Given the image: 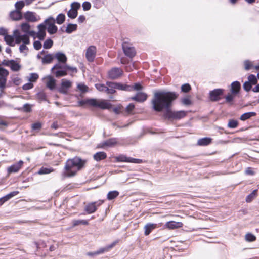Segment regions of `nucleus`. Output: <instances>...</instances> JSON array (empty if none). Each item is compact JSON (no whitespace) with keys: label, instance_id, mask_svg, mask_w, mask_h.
<instances>
[{"label":"nucleus","instance_id":"48","mask_svg":"<svg viewBox=\"0 0 259 259\" xmlns=\"http://www.w3.org/2000/svg\"><path fill=\"white\" fill-rule=\"evenodd\" d=\"M181 91L187 93L191 90V87L189 83H185L181 86Z\"/></svg>","mask_w":259,"mask_h":259},{"label":"nucleus","instance_id":"34","mask_svg":"<svg viewBox=\"0 0 259 259\" xmlns=\"http://www.w3.org/2000/svg\"><path fill=\"white\" fill-rule=\"evenodd\" d=\"M77 25L76 24H69L66 29L65 32L68 34L71 33L72 32L77 29Z\"/></svg>","mask_w":259,"mask_h":259},{"label":"nucleus","instance_id":"28","mask_svg":"<svg viewBox=\"0 0 259 259\" xmlns=\"http://www.w3.org/2000/svg\"><path fill=\"white\" fill-rule=\"evenodd\" d=\"M257 190H254L250 194L246 197V202L247 203L251 202L257 196Z\"/></svg>","mask_w":259,"mask_h":259},{"label":"nucleus","instance_id":"3","mask_svg":"<svg viewBox=\"0 0 259 259\" xmlns=\"http://www.w3.org/2000/svg\"><path fill=\"white\" fill-rule=\"evenodd\" d=\"M51 72L57 78L67 75V72L65 64H56L51 69Z\"/></svg>","mask_w":259,"mask_h":259},{"label":"nucleus","instance_id":"27","mask_svg":"<svg viewBox=\"0 0 259 259\" xmlns=\"http://www.w3.org/2000/svg\"><path fill=\"white\" fill-rule=\"evenodd\" d=\"M94 159L97 161H99L105 159L107 157V154L104 152H98L94 155Z\"/></svg>","mask_w":259,"mask_h":259},{"label":"nucleus","instance_id":"29","mask_svg":"<svg viewBox=\"0 0 259 259\" xmlns=\"http://www.w3.org/2000/svg\"><path fill=\"white\" fill-rule=\"evenodd\" d=\"M54 58V56L52 54H49L47 55H46L42 58V64H49L52 62L53 59Z\"/></svg>","mask_w":259,"mask_h":259},{"label":"nucleus","instance_id":"52","mask_svg":"<svg viewBox=\"0 0 259 259\" xmlns=\"http://www.w3.org/2000/svg\"><path fill=\"white\" fill-rule=\"evenodd\" d=\"M252 87V85L248 80L246 81L243 84V88L246 92L250 91Z\"/></svg>","mask_w":259,"mask_h":259},{"label":"nucleus","instance_id":"6","mask_svg":"<svg viewBox=\"0 0 259 259\" xmlns=\"http://www.w3.org/2000/svg\"><path fill=\"white\" fill-rule=\"evenodd\" d=\"M104 201L99 200L97 201L88 203L85 207L84 210L88 213L91 214L95 212L98 207L101 206Z\"/></svg>","mask_w":259,"mask_h":259},{"label":"nucleus","instance_id":"32","mask_svg":"<svg viewBox=\"0 0 259 259\" xmlns=\"http://www.w3.org/2000/svg\"><path fill=\"white\" fill-rule=\"evenodd\" d=\"M54 171V169L52 167H42L38 171L39 175H45L50 174Z\"/></svg>","mask_w":259,"mask_h":259},{"label":"nucleus","instance_id":"50","mask_svg":"<svg viewBox=\"0 0 259 259\" xmlns=\"http://www.w3.org/2000/svg\"><path fill=\"white\" fill-rule=\"evenodd\" d=\"M19 193V192L17 191H13L8 194L7 195L4 196L5 200L7 201L8 200L11 199L12 197L16 196Z\"/></svg>","mask_w":259,"mask_h":259},{"label":"nucleus","instance_id":"36","mask_svg":"<svg viewBox=\"0 0 259 259\" xmlns=\"http://www.w3.org/2000/svg\"><path fill=\"white\" fill-rule=\"evenodd\" d=\"M158 227V224L154 223H147V236L152 231Z\"/></svg>","mask_w":259,"mask_h":259},{"label":"nucleus","instance_id":"12","mask_svg":"<svg viewBox=\"0 0 259 259\" xmlns=\"http://www.w3.org/2000/svg\"><path fill=\"white\" fill-rule=\"evenodd\" d=\"M96 54V48L94 46H90L87 49L85 57L87 60L90 62L94 61Z\"/></svg>","mask_w":259,"mask_h":259},{"label":"nucleus","instance_id":"21","mask_svg":"<svg viewBox=\"0 0 259 259\" xmlns=\"http://www.w3.org/2000/svg\"><path fill=\"white\" fill-rule=\"evenodd\" d=\"M54 57L58 61L59 63L66 64L67 58L65 54L58 52L55 54Z\"/></svg>","mask_w":259,"mask_h":259},{"label":"nucleus","instance_id":"22","mask_svg":"<svg viewBox=\"0 0 259 259\" xmlns=\"http://www.w3.org/2000/svg\"><path fill=\"white\" fill-rule=\"evenodd\" d=\"M212 139L210 137H204L197 141V145L200 146H206L211 143Z\"/></svg>","mask_w":259,"mask_h":259},{"label":"nucleus","instance_id":"23","mask_svg":"<svg viewBox=\"0 0 259 259\" xmlns=\"http://www.w3.org/2000/svg\"><path fill=\"white\" fill-rule=\"evenodd\" d=\"M10 17L14 21H18L22 18V14L20 11L14 10L10 12Z\"/></svg>","mask_w":259,"mask_h":259},{"label":"nucleus","instance_id":"11","mask_svg":"<svg viewBox=\"0 0 259 259\" xmlns=\"http://www.w3.org/2000/svg\"><path fill=\"white\" fill-rule=\"evenodd\" d=\"M123 74V71L119 68L114 67L111 69L108 73V77L111 79H116Z\"/></svg>","mask_w":259,"mask_h":259},{"label":"nucleus","instance_id":"33","mask_svg":"<svg viewBox=\"0 0 259 259\" xmlns=\"http://www.w3.org/2000/svg\"><path fill=\"white\" fill-rule=\"evenodd\" d=\"M13 62L11 63L10 67L13 71H18L21 68V65L17 63L14 60H12Z\"/></svg>","mask_w":259,"mask_h":259},{"label":"nucleus","instance_id":"53","mask_svg":"<svg viewBox=\"0 0 259 259\" xmlns=\"http://www.w3.org/2000/svg\"><path fill=\"white\" fill-rule=\"evenodd\" d=\"M77 89L82 93L88 91V87L82 83H79L77 85Z\"/></svg>","mask_w":259,"mask_h":259},{"label":"nucleus","instance_id":"16","mask_svg":"<svg viewBox=\"0 0 259 259\" xmlns=\"http://www.w3.org/2000/svg\"><path fill=\"white\" fill-rule=\"evenodd\" d=\"M129 100L136 101L139 103L143 102L146 100V94L143 92H138L135 96L130 97Z\"/></svg>","mask_w":259,"mask_h":259},{"label":"nucleus","instance_id":"14","mask_svg":"<svg viewBox=\"0 0 259 259\" xmlns=\"http://www.w3.org/2000/svg\"><path fill=\"white\" fill-rule=\"evenodd\" d=\"M110 87L112 88L113 90L117 89L122 91H131V88L130 87V85L123 84L116 82H112V83H110Z\"/></svg>","mask_w":259,"mask_h":259},{"label":"nucleus","instance_id":"60","mask_svg":"<svg viewBox=\"0 0 259 259\" xmlns=\"http://www.w3.org/2000/svg\"><path fill=\"white\" fill-rule=\"evenodd\" d=\"M33 47L36 50H39L42 47V44L39 40L34 41L33 42Z\"/></svg>","mask_w":259,"mask_h":259},{"label":"nucleus","instance_id":"51","mask_svg":"<svg viewBox=\"0 0 259 259\" xmlns=\"http://www.w3.org/2000/svg\"><path fill=\"white\" fill-rule=\"evenodd\" d=\"M103 250L102 248H100L98 250L94 252H89L87 253V255L89 256L93 257L94 256L103 253Z\"/></svg>","mask_w":259,"mask_h":259},{"label":"nucleus","instance_id":"54","mask_svg":"<svg viewBox=\"0 0 259 259\" xmlns=\"http://www.w3.org/2000/svg\"><path fill=\"white\" fill-rule=\"evenodd\" d=\"M24 2L23 1H18L15 4V6L17 11H20L24 6Z\"/></svg>","mask_w":259,"mask_h":259},{"label":"nucleus","instance_id":"30","mask_svg":"<svg viewBox=\"0 0 259 259\" xmlns=\"http://www.w3.org/2000/svg\"><path fill=\"white\" fill-rule=\"evenodd\" d=\"M78 104L80 106H83L85 104H88L93 106V104H94V99H88L80 100L78 102Z\"/></svg>","mask_w":259,"mask_h":259},{"label":"nucleus","instance_id":"9","mask_svg":"<svg viewBox=\"0 0 259 259\" xmlns=\"http://www.w3.org/2000/svg\"><path fill=\"white\" fill-rule=\"evenodd\" d=\"M122 49L124 54L130 58H133L136 55L135 48L126 42L122 43Z\"/></svg>","mask_w":259,"mask_h":259},{"label":"nucleus","instance_id":"42","mask_svg":"<svg viewBox=\"0 0 259 259\" xmlns=\"http://www.w3.org/2000/svg\"><path fill=\"white\" fill-rule=\"evenodd\" d=\"M257 77L254 74H250L248 76V81L253 85L257 84Z\"/></svg>","mask_w":259,"mask_h":259},{"label":"nucleus","instance_id":"58","mask_svg":"<svg viewBox=\"0 0 259 259\" xmlns=\"http://www.w3.org/2000/svg\"><path fill=\"white\" fill-rule=\"evenodd\" d=\"M38 75L36 73H31L30 74L29 81L31 82H35L38 78Z\"/></svg>","mask_w":259,"mask_h":259},{"label":"nucleus","instance_id":"18","mask_svg":"<svg viewBox=\"0 0 259 259\" xmlns=\"http://www.w3.org/2000/svg\"><path fill=\"white\" fill-rule=\"evenodd\" d=\"M183 225V224L182 222L170 221L165 223V227L169 229H175L181 228Z\"/></svg>","mask_w":259,"mask_h":259},{"label":"nucleus","instance_id":"41","mask_svg":"<svg viewBox=\"0 0 259 259\" xmlns=\"http://www.w3.org/2000/svg\"><path fill=\"white\" fill-rule=\"evenodd\" d=\"M53 44V40L51 38H48L44 42L43 47L45 49H49L52 47Z\"/></svg>","mask_w":259,"mask_h":259},{"label":"nucleus","instance_id":"31","mask_svg":"<svg viewBox=\"0 0 259 259\" xmlns=\"http://www.w3.org/2000/svg\"><path fill=\"white\" fill-rule=\"evenodd\" d=\"M239 125L238 120L234 119H229L227 124L228 127L230 128H235Z\"/></svg>","mask_w":259,"mask_h":259},{"label":"nucleus","instance_id":"57","mask_svg":"<svg viewBox=\"0 0 259 259\" xmlns=\"http://www.w3.org/2000/svg\"><path fill=\"white\" fill-rule=\"evenodd\" d=\"M135 108V105L133 103H130L125 108V111L128 114L132 113Z\"/></svg>","mask_w":259,"mask_h":259},{"label":"nucleus","instance_id":"5","mask_svg":"<svg viewBox=\"0 0 259 259\" xmlns=\"http://www.w3.org/2000/svg\"><path fill=\"white\" fill-rule=\"evenodd\" d=\"M224 89H215L210 91L209 93V99L211 102H217L219 101L224 93Z\"/></svg>","mask_w":259,"mask_h":259},{"label":"nucleus","instance_id":"47","mask_svg":"<svg viewBox=\"0 0 259 259\" xmlns=\"http://www.w3.org/2000/svg\"><path fill=\"white\" fill-rule=\"evenodd\" d=\"M77 11L76 10H73L71 9L68 12L67 15L69 18L71 19H74L77 17Z\"/></svg>","mask_w":259,"mask_h":259},{"label":"nucleus","instance_id":"25","mask_svg":"<svg viewBox=\"0 0 259 259\" xmlns=\"http://www.w3.org/2000/svg\"><path fill=\"white\" fill-rule=\"evenodd\" d=\"M48 81L46 82V86L51 90H53L56 86V80L51 76H48L47 77Z\"/></svg>","mask_w":259,"mask_h":259},{"label":"nucleus","instance_id":"4","mask_svg":"<svg viewBox=\"0 0 259 259\" xmlns=\"http://www.w3.org/2000/svg\"><path fill=\"white\" fill-rule=\"evenodd\" d=\"M112 81H107L106 84L101 83L95 84L96 88L100 92H105L108 95H113L116 93V90H113L110 87Z\"/></svg>","mask_w":259,"mask_h":259},{"label":"nucleus","instance_id":"13","mask_svg":"<svg viewBox=\"0 0 259 259\" xmlns=\"http://www.w3.org/2000/svg\"><path fill=\"white\" fill-rule=\"evenodd\" d=\"M71 85L72 82L70 80L62 79L58 91L61 94H67L68 90L71 87Z\"/></svg>","mask_w":259,"mask_h":259},{"label":"nucleus","instance_id":"19","mask_svg":"<svg viewBox=\"0 0 259 259\" xmlns=\"http://www.w3.org/2000/svg\"><path fill=\"white\" fill-rule=\"evenodd\" d=\"M94 104H93L94 107H100L103 109H109L111 107V104L105 101L98 102L96 99H94Z\"/></svg>","mask_w":259,"mask_h":259},{"label":"nucleus","instance_id":"39","mask_svg":"<svg viewBox=\"0 0 259 259\" xmlns=\"http://www.w3.org/2000/svg\"><path fill=\"white\" fill-rule=\"evenodd\" d=\"M237 95H235V94H233L232 93H229L227 96H226V97H225V101H226V103H228L230 104H233V101L234 100V99L235 98V96H236Z\"/></svg>","mask_w":259,"mask_h":259},{"label":"nucleus","instance_id":"15","mask_svg":"<svg viewBox=\"0 0 259 259\" xmlns=\"http://www.w3.org/2000/svg\"><path fill=\"white\" fill-rule=\"evenodd\" d=\"M117 143V139L111 138L106 141H104L100 144V147L102 148L111 147L115 146Z\"/></svg>","mask_w":259,"mask_h":259},{"label":"nucleus","instance_id":"43","mask_svg":"<svg viewBox=\"0 0 259 259\" xmlns=\"http://www.w3.org/2000/svg\"><path fill=\"white\" fill-rule=\"evenodd\" d=\"M65 20V16L62 13L59 14L56 18V23L58 24H62Z\"/></svg>","mask_w":259,"mask_h":259},{"label":"nucleus","instance_id":"38","mask_svg":"<svg viewBox=\"0 0 259 259\" xmlns=\"http://www.w3.org/2000/svg\"><path fill=\"white\" fill-rule=\"evenodd\" d=\"M130 87L131 88V91H136L137 92H140L143 89V87L139 82L130 85Z\"/></svg>","mask_w":259,"mask_h":259},{"label":"nucleus","instance_id":"61","mask_svg":"<svg viewBox=\"0 0 259 259\" xmlns=\"http://www.w3.org/2000/svg\"><path fill=\"white\" fill-rule=\"evenodd\" d=\"M46 32H40L38 31L36 34L37 37L40 40H43L46 37Z\"/></svg>","mask_w":259,"mask_h":259},{"label":"nucleus","instance_id":"37","mask_svg":"<svg viewBox=\"0 0 259 259\" xmlns=\"http://www.w3.org/2000/svg\"><path fill=\"white\" fill-rule=\"evenodd\" d=\"M119 195V192L117 191H110L108 194L107 198L108 200H111L117 197Z\"/></svg>","mask_w":259,"mask_h":259},{"label":"nucleus","instance_id":"20","mask_svg":"<svg viewBox=\"0 0 259 259\" xmlns=\"http://www.w3.org/2000/svg\"><path fill=\"white\" fill-rule=\"evenodd\" d=\"M23 164V161L22 160H20L18 163H16L11 166H10L8 169V171L9 173H13V172H17L22 167Z\"/></svg>","mask_w":259,"mask_h":259},{"label":"nucleus","instance_id":"45","mask_svg":"<svg viewBox=\"0 0 259 259\" xmlns=\"http://www.w3.org/2000/svg\"><path fill=\"white\" fill-rule=\"evenodd\" d=\"M119 242L118 240H115L113 242H112L110 245H107L105 247L101 248L103 250V252H107L109 251L110 249L113 248L114 246H115Z\"/></svg>","mask_w":259,"mask_h":259},{"label":"nucleus","instance_id":"63","mask_svg":"<svg viewBox=\"0 0 259 259\" xmlns=\"http://www.w3.org/2000/svg\"><path fill=\"white\" fill-rule=\"evenodd\" d=\"M82 7L84 11H88L91 8V5L90 2H84L82 4Z\"/></svg>","mask_w":259,"mask_h":259},{"label":"nucleus","instance_id":"44","mask_svg":"<svg viewBox=\"0 0 259 259\" xmlns=\"http://www.w3.org/2000/svg\"><path fill=\"white\" fill-rule=\"evenodd\" d=\"M256 237L253 234L248 233L245 235V240L247 242H253L256 240Z\"/></svg>","mask_w":259,"mask_h":259},{"label":"nucleus","instance_id":"7","mask_svg":"<svg viewBox=\"0 0 259 259\" xmlns=\"http://www.w3.org/2000/svg\"><path fill=\"white\" fill-rule=\"evenodd\" d=\"M9 73V71L6 69L0 66V90L2 92L6 87L7 77Z\"/></svg>","mask_w":259,"mask_h":259},{"label":"nucleus","instance_id":"8","mask_svg":"<svg viewBox=\"0 0 259 259\" xmlns=\"http://www.w3.org/2000/svg\"><path fill=\"white\" fill-rule=\"evenodd\" d=\"M55 20L53 17H50L45 21V23L47 26V31L50 34H54L57 31V27L54 24Z\"/></svg>","mask_w":259,"mask_h":259},{"label":"nucleus","instance_id":"59","mask_svg":"<svg viewBox=\"0 0 259 259\" xmlns=\"http://www.w3.org/2000/svg\"><path fill=\"white\" fill-rule=\"evenodd\" d=\"M156 207V205L154 204H152L151 201H148L147 200V210H150L152 209H153L154 208ZM149 212L147 211V214H148Z\"/></svg>","mask_w":259,"mask_h":259},{"label":"nucleus","instance_id":"64","mask_svg":"<svg viewBox=\"0 0 259 259\" xmlns=\"http://www.w3.org/2000/svg\"><path fill=\"white\" fill-rule=\"evenodd\" d=\"M23 110L24 112H30L31 111V106L29 104H25L23 106Z\"/></svg>","mask_w":259,"mask_h":259},{"label":"nucleus","instance_id":"62","mask_svg":"<svg viewBox=\"0 0 259 259\" xmlns=\"http://www.w3.org/2000/svg\"><path fill=\"white\" fill-rule=\"evenodd\" d=\"M42 125L41 123L37 122L32 124V128L33 130H39L41 129Z\"/></svg>","mask_w":259,"mask_h":259},{"label":"nucleus","instance_id":"24","mask_svg":"<svg viewBox=\"0 0 259 259\" xmlns=\"http://www.w3.org/2000/svg\"><path fill=\"white\" fill-rule=\"evenodd\" d=\"M24 17L27 21L34 22L37 21L35 13L32 12H26L24 15Z\"/></svg>","mask_w":259,"mask_h":259},{"label":"nucleus","instance_id":"1","mask_svg":"<svg viewBox=\"0 0 259 259\" xmlns=\"http://www.w3.org/2000/svg\"><path fill=\"white\" fill-rule=\"evenodd\" d=\"M178 97L179 94L175 92L161 91L156 92L152 100L153 109L158 112L165 109L163 116L168 120H179L184 118L187 115L185 111H172L170 109L173 102Z\"/></svg>","mask_w":259,"mask_h":259},{"label":"nucleus","instance_id":"10","mask_svg":"<svg viewBox=\"0 0 259 259\" xmlns=\"http://www.w3.org/2000/svg\"><path fill=\"white\" fill-rule=\"evenodd\" d=\"M115 159L117 162H129L134 163H140L141 161L140 159L127 157L123 154H120L116 156L115 157Z\"/></svg>","mask_w":259,"mask_h":259},{"label":"nucleus","instance_id":"46","mask_svg":"<svg viewBox=\"0 0 259 259\" xmlns=\"http://www.w3.org/2000/svg\"><path fill=\"white\" fill-rule=\"evenodd\" d=\"M21 27L22 31L26 34L30 30V26L28 23L24 22L22 23Z\"/></svg>","mask_w":259,"mask_h":259},{"label":"nucleus","instance_id":"2","mask_svg":"<svg viewBox=\"0 0 259 259\" xmlns=\"http://www.w3.org/2000/svg\"><path fill=\"white\" fill-rule=\"evenodd\" d=\"M86 162V160L82 159L77 156L68 159L64 166V171L62 174L63 178L74 177L78 171L84 167Z\"/></svg>","mask_w":259,"mask_h":259},{"label":"nucleus","instance_id":"40","mask_svg":"<svg viewBox=\"0 0 259 259\" xmlns=\"http://www.w3.org/2000/svg\"><path fill=\"white\" fill-rule=\"evenodd\" d=\"M72 223L73 226H78L80 224L87 225L89 224L88 221L85 220H74L72 221Z\"/></svg>","mask_w":259,"mask_h":259},{"label":"nucleus","instance_id":"49","mask_svg":"<svg viewBox=\"0 0 259 259\" xmlns=\"http://www.w3.org/2000/svg\"><path fill=\"white\" fill-rule=\"evenodd\" d=\"M19 193V192L17 191H13L8 194L7 195L4 196L5 200L7 201L8 200L11 199L12 197L16 196Z\"/></svg>","mask_w":259,"mask_h":259},{"label":"nucleus","instance_id":"35","mask_svg":"<svg viewBox=\"0 0 259 259\" xmlns=\"http://www.w3.org/2000/svg\"><path fill=\"white\" fill-rule=\"evenodd\" d=\"M14 37L12 35H7L4 37V40L10 46L13 47L15 46L14 42Z\"/></svg>","mask_w":259,"mask_h":259},{"label":"nucleus","instance_id":"56","mask_svg":"<svg viewBox=\"0 0 259 259\" xmlns=\"http://www.w3.org/2000/svg\"><path fill=\"white\" fill-rule=\"evenodd\" d=\"M22 42L24 45H28L30 43L29 37L26 34L22 35Z\"/></svg>","mask_w":259,"mask_h":259},{"label":"nucleus","instance_id":"55","mask_svg":"<svg viewBox=\"0 0 259 259\" xmlns=\"http://www.w3.org/2000/svg\"><path fill=\"white\" fill-rule=\"evenodd\" d=\"M181 102L183 105L186 106L190 105L192 104V101L190 98L188 97L182 98Z\"/></svg>","mask_w":259,"mask_h":259},{"label":"nucleus","instance_id":"17","mask_svg":"<svg viewBox=\"0 0 259 259\" xmlns=\"http://www.w3.org/2000/svg\"><path fill=\"white\" fill-rule=\"evenodd\" d=\"M241 83L238 81H235L231 83L230 85V91L233 94L237 95L241 90Z\"/></svg>","mask_w":259,"mask_h":259},{"label":"nucleus","instance_id":"26","mask_svg":"<svg viewBox=\"0 0 259 259\" xmlns=\"http://www.w3.org/2000/svg\"><path fill=\"white\" fill-rule=\"evenodd\" d=\"M257 115L255 112H248L243 113L240 117V119L242 121H245L250 119L252 117L255 116Z\"/></svg>","mask_w":259,"mask_h":259}]
</instances>
